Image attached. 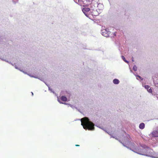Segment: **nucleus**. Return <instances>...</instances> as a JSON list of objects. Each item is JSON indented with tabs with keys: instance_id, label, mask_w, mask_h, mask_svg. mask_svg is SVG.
<instances>
[{
	"instance_id": "7",
	"label": "nucleus",
	"mask_w": 158,
	"mask_h": 158,
	"mask_svg": "<svg viewBox=\"0 0 158 158\" xmlns=\"http://www.w3.org/2000/svg\"><path fill=\"white\" fill-rule=\"evenodd\" d=\"M60 100L66 102L67 100V99L65 96H63L60 98Z\"/></svg>"
},
{
	"instance_id": "10",
	"label": "nucleus",
	"mask_w": 158,
	"mask_h": 158,
	"mask_svg": "<svg viewBox=\"0 0 158 158\" xmlns=\"http://www.w3.org/2000/svg\"><path fill=\"white\" fill-rule=\"evenodd\" d=\"M122 58L124 60V61H125L126 63H128V61H127L126 60L124 56H122Z\"/></svg>"
},
{
	"instance_id": "9",
	"label": "nucleus",
	"mask_w": 158,
	"mask_h": 158,
	"mask_svg": "<svg viewBox=\"0 0 158 158\" xmlns=\"http://www.w3.org/2000/svg\"><path fill=\"white\" fill-rule=\"evenodd\" d=\"M113 82L114 84H118L119 83V80L118 79H114L113 80Z\"/></svg>"
},
{
	"instance_id": "1",
	"label": "nucleus",
	"mask_w": 158,
	"mask_h": 158,
	"mask_svg": "<svg viewBox=\"0 0 158 158\" xmlns=\"http://www.w3.org/2000/svg\"><path fill=\"white\" fill-rule=\"evenodd\" d=\"M81 125L84 129H87L89 130H93L94 129V124L89 121L87 117H84L81 119Z\"/></svg>"
},
{
	"instance_id": "2",
	"label": "nucleus",
	"mask_w": 158,
	"mask_h": 158,
	"mask_svg": "<svg viewBox=\"0 0 158 158\" xmlns=\"http://www.w3.org/2000/svg\"><path fill=\"white\" fill-rule=\"evenodd\" d=\"M152 151V150L149 148L147 149L142 148L140 149L139 151H138V152H135L140 155L153 157Z\"/></svg>"
},
{
	"instance_id": "5",
	"label": "nucleus",
	"mask_w": 158,
	"mask_h": 158,
	"mask_svg": "<svg viewBox=\"0 0 158 158\" xmlns=\"http://www.w3.org/2000/svg\"><path fill=\"white\" fill-rule=\"evenodd\" d=\"M92 0H85V2L84 3L85 4V5H84V7L89 6V5H91L92 3Z\"/></svg>"
},
{
	"instance_id": "11",
	"label": "nucleus",
	"mask_w": 158,
	"mask_h": 158,
	"mask_svg": "<svg viewBox=\"0 0 158 158\" xmlns=\"http://www.w3.org/2000/svg\"><path fill=\"white\" fill-rule=\"evenodd\" d=\"M148 91L150 93H152V90L151 88L148 89H147Z\"/></svg>"
},
{
	"instance_id": "17",
	"label": "nucleus",
	"mask_w": 158,
	"mask_h": 158,
	"mask_svg": "<svg viewBox=\"0 0 158 158\" xmlns=\"http://www.w3.org/2000/svg\"><path fill=\"white\" fill-rule=\"evenodd\" d=\"M132 61H133V62L134 61V60L133 59H132Z\"/></svg>"
},
{
	"instance_id": "14",
	"label": "nucleus",
	"mask_w": 158,
	"mask_h": 158,
	"mask_svg": "<svg viewBox=\"0 0 158 158\" xmlns=\"http://www.w3.org/2000/svg\"><path fill=\"white\" fill-rule=\"evenodd\" d=\"M75 146H76L78 147V146H80V145H79L76 144V145H75Z\"/></svg>"
},
{
	"instance_id": "13",
	"label": "nucleus",
	"mask_w": 158,
	"mask_h": 158,
	"mask_svg": "<svg viewBox=\"0 0 158 158\" xmlns=\"http://www.w3.org/2000/svg\"><path fill=\"white\" fill-rule=\"evenodd\" d=\"M137 77H138L141 80H143V79L140 76H137Z\"/></svg>"
},
{
	"instance_id": "19",
	"label": "nucleus",
	"mask_w": 158,
	"mask_h": 158,
	"mask_svg": "<svg viewBox=\"0 0 158 158\" xmlns=\"http://www.w3.org/2000/svg\"><path fill=\"white\" fill-rule=\"evenodd\" d=\"M133 69H135V67H133Z\"/></svg>"
},
{
	"instance_id": "4",
	"label": "nucleus",
	"mask_w": 158,
	"mask_h": 158,
	"mask_svg": "<svg viewBox=\"0 0 158 158\" xmlns=\"http://www.w3.org/2000/svg\"><path fill=\"white\" fill-rule=\"evenodd\" d=\"M90 8H89L85 7L82 10V11L85 15L87 16H88V13L90 11Z\"/></svg>"
},
{
	"instance_id": "12",
	"label": "nucleus",
	"mask_w": 158,
	"mask_h": 158,
	"mask_svg": "<svg viewBox=\"0 0 158 158\" xmlns=\"http://www.w3.org/2000/svg\"><path fill=\"white\" fill-rule=\"evenodd\" d=\"M145 88L147 89H148L150 87L149 85H145Z\"/></svg>"
},
{
	"instance_id": "3",
	"label": "nucleus",
	"mask_w": 158,
	"mask_h": 158,
	"mask_svg": "<svg viewBox=\"0 0 158 158\" xmlns=\"http://www.w3.org/2000/svg\"><path fill=\"white\" fill-rule=\"evenodd\" d=\"M124 141L123 142L124 143L128 145L129 147H130L131 148L133 149L134 150H135L136 151H133L134 152H138V151H139V149L137 148H136L135 147V144L134 143H132L131 141H130L129 139H128V138L127 139L126 138L124 139Z\"/></svg>"
},
{
	"instance_id": "16",
	"label": "nucleus",
	"mask_w": 158,
	"mask_h": 158,
	"mask_svg": "<svg viewBox=\"0 0 158 158\" xmlns=\"http://www.w3.org/2000/svg\"><path fill=\"white\" fill-rule=\"evenodd\" d=\"M59 102H60V103H62V102H60L59 100Z\"/></svg>"
},
{
	"instance_id": "6",
	"label": "nucleus",
	"mask_w": 158,
	"mask_h": 158,
	"mask_svg": "<svg viewBox=\"0 0 158 158\" xmlns=\"http://www.w3.org/2000/svg\"><path fill=\"white\" fill-rule=\"evenodd\" d=\"M152 135L153 137H158V131H154L152 133Z\"/></svg>"
},
{
	"instance_id": "15",
	"label": "nucleus",
	"mask_w": 158,
	"mask_h": 158,
	"mask_svg": "<svg viewBox=\"0 0 158 158\" xmlns=\"http://www.w3.org/2000/svg\"><path fill=\"white\" fill-rule=\"evenodd\" d=\"M128 137H129V138H130V136L129 135H128Z\"/></svg>"
},
{
	"instance_id": "8",
	"label": "nucleus",
	"mask_w": 158,
	"mask_h": 158,
	"mask_svg": "<svg viewBox=\"0 0 158 158\" xmlns=\"http://www.w3.org/2000/svg\"><path fill=\"white\" fill-rule=\"evenodd\" d=\"M145 127V125L143 123H141L139 126V128L141 129H143Z\"/></svg>"
},
{
	"instance_id": "18",
	"label": "nucleus",
	"mask_w": 158,
	"mask_h": 158,
	"mask_svg": "<svg viewBox=\"0 0 158 158\" xmlns=\"http://www.w3.org/2000/svg\"><path fill=\"white\" fill-rule=\"evenodd\" d=\"M104 36H107V35H104Z\"/></svg>"
}]
</instances>
